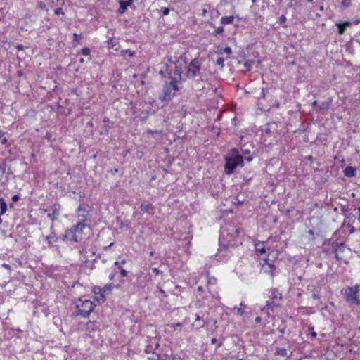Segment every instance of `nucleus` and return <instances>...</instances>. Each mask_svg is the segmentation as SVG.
<instances>
[{"instance_id": "nucleus-1", "label": "nucleus", "mask_w": 360, "mask_h": 360, "mask_svg": "<svg viewBox=\"0 0 360 360\" xmlns=\"http://www.w3.org/2000/svg\"><path fill=\"white\" fill-rule=\"evenodd\" d=\"M86 229H89V223L78 221L76 224L68 229L65 234L60 235V238L64 242L77 243L86 238V233L84 231Z\"/></svg>"}, {"instance_id": "nucleus-2", "label": "nucleus", "mask_w": 360, "mask_h": 360, "mask_svg": "<svg viewBox=\"0 0 360 360\" xmlns=\"http://www.w3.org/2000/svg\"><path fill=\"white\" fill-rule=\"evenodd\" d=\"M179 84L180 81L174 77L171 78L169 82H165L158 95V100L162 103V106L168 104L176 96L180 89Z\"/></svg>"}, {"instance_id": "nucleus-3", "label": "nucleus", "mask_w": 360, "mask_h": 360, "mask_svg": "<svg viewBox=\"0 0 360 360\" xmlns=\"http://www.w3.org/2000/svg\"><path fill=\"white\" fill-rule=\"evenodd\" d=\"M76 314L82 317H89L95 308L93 301L86 299L85 297H79L75 302Z\"/></svg>"}, {"instance_id": "nucleus-4", "label": "nucleus", "mask_w": 360, "mask_h": 360, "mask_svg": "<svg viewBox=\"0 0 360 360\" xmlns=\"http://www.w3.org/2000/svg\"><path fill=\"white\" fill-rule=\"evenodd\" d=\"M269 300L266 301L265 307L267 309L274 311L275 308L281 306L283 300L282 293L276 288L271 289L269 291Z\"/></svg>"}, {"instance_id": "nucleus-5", "label": "nucleus", "mask_w": 360, "mask_h": 360, "mask_svg": "<svg viewBox=\"0 0 360 360\" xmlns=\"http://www.w3.org/2000/svg\"><path fill=\"white\" fill-rule=\"evenodd\" d=\"M244 162L243 156L238 154L232 155L226 158V164L224 167V172L226 174L230 175L233 174L238 165L243 166Z\"/></svg>"}, {"instance_id": "nucleus-6", "label": "nucleus", "mask_w": 360, "mask_h": 360, "mask_svg": "<svg viewBox=\"0 0 360 360\" xmlns=\"http://www.w3.org/2000/svg\"><path fill=\"white\" fill-rule=\"evenodd\" d=\"M91 210V208L88 204L83 203L79 205L76 211V217L78 219V221L90 223L91 219L89 214Z\"/></svg>"}, {"instance_id": "nucleus-7", "label": "nucleus", "mask_w": 360, "mask_h": 360, "mask_svg": "<svg viewBox=\"0 0 360 360\" xmlns=\"http://www.w3.org/2000/svg\"><path fill=\"white\" fill-rule=\"evenodd\" d=\"M359 285H356L354 287H348L346 288L345 291V297L346 300L359 304L360 300L357 297V292L359 290Z\"/></svg>"}, {"instance_id": "nucleus-8", "label": "nucleus", "mask_w": 360, "mask_h": 360, "mask_svg": "<svg viewBox=\"0 0 360 360\" xmlns=\"http://www.w3.org/2000/svg\"><path fill=\"white\" fill-rule=\"evenodd\" d=\"M200 70V64L198 58H195L191 60L188 66L187 76L188 77H196Z\"/></svg>"}, {"instance_id": "nucleus-9", "label": "nucleus", "mask_w": 360, "mask_h": 360, "mask_svg": "<svg viewBox=\"0 0 360 360\" xmlns=\"http://www.w3.org/2000/svg\"><path fill=\"white\" fill-rule=\"evenodd\" d=\"M91 291L94 294V300L98 303H103L105 301V295L102 291L101 287L98 285H94L92 287Z\"/></svg>"}, {"instance_id": "nucleus-10", "label": "nucleus", "mask_w": 360, "mask_h": 360, "mask_svg": "<svg viewBox=\"0 0 360 360\" xmlns=\"http://www.w3.org/2000/svg\"><path fill=\"white\" fill-rule=\"evenodd\" d=\"M140 210L143 214L147 213L150 215H153L155 213L154 205L147 200H144L141 202L140 205Z\"/></svg>"}, {"instance_id": "nucleus-11", "label": "nucleus", "mask_w": 360, "mask_h": 360, "mask_svg": "<svg viewBox=\"0 0 360 360\" xmlns=\"http://www.w3.org/2000/svg\"><path fill=\"white\" fill-rule=\"evenodd\" d=\"M59 239L60 240V236L58 237L54 231H52L50 235L46 236V240L49 247L53 246V244L57 243Z\"/></svg>"}, {"instance_id": "nucleus-12", "label": "nucleus", "mask_w": 360, "mask_h": 360, "mask_svg": "<svg viewBox=\"0 0 360 360\" xmlns=\"http://www.w3.org/2000/svg\"><path fill=\"white\" fill-rule=\"evenodd\" d=\"M150 349L151 347L150 346H147L146 348V352L149 354L147 357L148 360H164L159 354L156 352H151Z\"/></svg>"}, {"instance_id": "nucleus-13", "label": "nucleus", "mask_w": 360, "mask_h": 360, "mask_svg": "<svg viewBox=\"0 0 360 360\" xmlns=\"http://www.w3.org/2000/svg\"><path fill=\"white\" fill-rule=\"evenodd\" d=\"M133 3V0H127V1H120V8L118 9V12L120 13H123L127 9V7L131 6Z\"/></svg>"}, {"instance_id": "nucleus-14", "label": "nucleus", "mask_w": 360, "mask_h": 360, "mask_svg": "<svg viewBox=\"0 0 360 360\" xmlns=\"http://www.w3.org/2000/svg\"><path fill=\"white\" fill-rule=\"evenodd\" d=\"M344 174L347 177H353L356 175V169L352 166H347L344 169Z\"/></svg>"}, {"instance_id": "nucleus-15", "label": "nucleus", "mask_w": 360, "mask_h": 360, "mask_svg": "<svg viewBox=\"0 0 360 360\" xmlns=\"http://www.w3.org/2000/svg\"><path fill=\"white\" fill-rule=\"evenodd\" d=\"M98 327L96 325V323L91 321H89L86 323V332L89 333L95 332L97 330Z\"/></svg>"}, {"instance_id": "nucleus-16", "label": "nucleus", "mask_w": 360, "mask_h": 360, "mask_svg": "<svg viewBox=\"0 0 360 360\" xmlns=\"http://www.w3.org/2000/svg\"><path fill=\"white\" fill-rule=\"evenodd\" d=\"M60 214V209L55 207L51 212L48 213L47 217L53 222Z\"/></svg>"}, {"instance_id": "nucleus-17", "label": "nucleus", "mask_w": 360, "mask_h": 360, "mask_svg": "<svg viewBox=\"0 0 360 360\" xmlns=\"http://www.w3.org/2000/svg\"><path fill=\"white\" fill-rule=\"evenodd\" d=\"M234 16L230 15V16H223L220 22L222 25H226L228 24H231L233 22L234 20Z\"/></svg>"}, {"instance_id": "nucleus-18", "label": "nucleus", "mask_w": 360, "mask_h": 360, "mask_svg": "<svg viewBox=\"0 0 360 360\" xmlns=\"http://www.w3.org/2000/svg\"><path fill=\"white\" fill-rule=\"evenodd\" d=\"M217 53L219 55H221L223 53H226V54L229 56V55H231L232 53V49H231V48L230 46H226L224 48L218 47Z\"/></svg>"}, {"instance_id": "nucleus-19", "label": "nucleus", "mask_w": 360, "mask_h": 360, "mask_svg": "<svg viewBox=\"0 0 360 360\" xmlns=\"http://www.w3.org/2000/svg\"><path fill=\"white\" fill-rule=\"evenodd\" d=\"M107 47L108 49H115V51L118 50V48L116 46L119 45L118 42L115 41L113 38H109L107 41Z\"/></svg>"}, {"instance_id": "nucleus-20", "label": "nucleus", "mask_w": 360, "mask_h": 360, "mask_svg": "<svg viewBox=\"0 0 360 360\" xmlns=\"http://www.w3.org/2000/svg\"><path fill=\"white\" fill-rule=\"evenodd\" d=\"M275 355L280 356H287L288 352L285 348H281L276 347L275 349Z\"/></svg>"}, {"instance_id": "nucleus-21", "label": "nucleus", "mask_w": 360, "mask_h": 360, "mask_svg": "<svg viewBox=\"0 0 360 360\" xmlns=\"http://www.w3.org/2000/svg\"><path fill=\"white\" fill-rule=\"evenodd\" d=\"M72 46L77 47L80 44V39L82 38L81 34L74 33L72 35Z\"/></svg>"}, {"instance_id": "nucleus-22", "label": "nucleus", "mask_w": 360, "mask_h": 360, "mask_svg": "<svg viewBox=\"0 0 360 360\" xmlns=\"http://www.w3.org/2000/svg\"><path fill=\"white\" fill-rule=\"evenodd\" d=\"M7 211V204L5 200L0 198V216L4 214Z\"/></svg>"}, {"instance_id": "nucleus-23", "label": "nucleus", "mask_w": 360, "mask_h": 360, "mask_svg": "<svg viewBox=\"0 0 360 360\" xmlns=\"http://www.w3.org/2000/svg\"><path fill=\"white\" fill-rule=\"evenodd\" d=\"M113 287L114 286L112 285V283H108L105 285L103 288H101V290L103 292L104 295L109 294L112 292Z\"/></svg>"}, {"instance_id": "nucleus-24", "label": "nucleus", "mask_w": 360, "mask_h": 360, "mask_svg": "<svg viewBox=\"0 0 360 360\" xmlns=\"http://www.w3.org/2000/svg\"><path fill=\"white\" fill-rule=\"evenodd\" d=\"M224 32V29L223 26H219L216 28L212 33L213 36L222 35Z\"/></svg>"}, {"instance_id": "nucleus-25", "label": "nucleus", "mask_w": 360, "mask_h": 360, "mask_svg": "<svg viewBox=\"0 0 360 360\" xmlns=\"http://www.w3.org/2000/svg\"><path fill=\"white\" fill-rule=\"evenodd\" d=\"M224 58L221 56L219 57L216 60V65L219 67L220 70H222L224 67Z\"/></svg>"}, {"instance_id": "nucleus-26", "label": "nucleus", "mask_w": 360, "mask_h": 360, "mask_svg": "<svg viewBox=\"0 0 360 360\" xmlns=\"http://www.w3.org/2000/svg\"><path fill=\"white\" fill-rule=\"evenodd\" d=\"M134 54H135V52L130 49H125V50L122 51V55L123 56L133 57L134 56Z\"/></svg>"}, {"instance_id": "nucleus-27", "label": "nucleus", "mask_w": 360, "mask_h": 360, "mask_svg": "<svg viewBox=\"0 0 360 360\" xmlns=\"http://www.w3.org/2000/svg\"><path fill=\"white\" fill-rule=\"evenodd\" d=\"M36 8L39 10H45L48 11L46 4L43 1H38Z\"/></svg>"}, {"instance_id": "nucleus-28", "label": "nucleus", "mask_w": 360, "mask_h": 360, "mask_svg": "<svg viewBox=\"0 0 360 360\" xmlns=\"http://www.w3.org/2000/svg\"><path fill=\"white\" fill-rule=\"evenodd\" d=\"M256 252H257V255L260 256L262 255L263 254H265L266 250L265 247L264 246V244H262V247H257Z\"/></svg>"}, {"instance_id": "nucleus-29", "label": "nucleus", "mask_w": 360, "mask_h": 360, "mask_svg": "<svg viewBox=\"0 0 360 360\" xmlns=\"http://www.w3.org/2000/svg\"><path fill=\"white\" fill-rule=\"evenodd\" d=\"M6 133L3 131L0 130V141L2 144H6L7 143V139L5 136Z\"/></svg>"}, {"instance_id": "nucleus-30", "label": "nucleus", "mask_w": 360, "mask_h": 360, "mask_svg": "<svg viewBox=\"0 0 360 360\" xmlns=\"http://www.w3.org/2000/svg\"><path fill=\"white\" fill-rule=\"evenodd\" d=\"M286 17L285 15H282L281 16L279 17L278 20V22L281 25H283V27H286L287 26L285 25H284L286 22Z\"/></svg>"}, {"instance_id": "nucleus-31", "label": "nucleus", "mask_w": 360, "mask_h": 360, "mask_svg": "<svg viewBox=\"0 0 360 360\" xmlns=\"http://www.w3.org/2000/svg\"><path fill=\"white\" fill-rule=\"evenodd\" d=\"M91 50L88 47H84L81 50V53L84 56H88L90 55Z\"/></svg>"}, {"instance_id": "nucleus-32", "label": "nucleus", "mask_w": 360, "mask_h": 360, "mask_svg": "<svg viewBox=\"0 0 360 360\" xmlns=\"http://www.w3.org/2000/svg\"><path fill=\"white\" fill-rule=\"evenodd\" d=\"M165 358L168 357L169 360H181V357L178 354H172L170 356L165 355Z\"/></svg>"}, {"instance_id": "nucleus-33", "label": "nucleus", "mask_w": 360, "mask_h": 360, "mask_svg": "<svg viewBox=\"0 0 360 360\" xmlns=\"http://www.w3.org/2000/svg\"><path fill=\"white\" fill-rule=\"evenodd\" d=\"M352 0H342L341 5L343 8H347L351 5Z\"/></svg>"}, {"instance_id": "nucleus-34", "label": "nucleus", "mask_w": 360, "mask_h": 360, "mask_svg": "<svg viewBox=\"0 0 360 360\" xmlns=\"http://www.w3.org/2000/svg\"><path fill=\"white\" fill-rule=\"evenodd\" d=\"M337 26L338 27V32L340 34H343L346 30V27H344L340 22L337 23Z\"/></svg>"}, {"instance_id": "nucleus-35", "label": "nucleus", "mask_w": 360, "mask_h": 360, "mask_svg": "<svg viewBox=\"0 0 360 360\" xmlns=\"http://www.w3.org/2000/svg\"><path fill=\"white\" fill-rule=\"evenodd\" d=\"M6 162L0 163V171L1 172V176L6 173Z\"/></svg>"}, {"instance_id": "nucleus-36", "label": "nucleus", "mask_w": 360, "mask_h": 360, "mask_svg": "<svg viewBox=\"0 0 360 360\" xmlns=\"http://www.w3.org/2000/svg\"><path fill=\"white\" fill-rule=\"evenodd\" d=\"M54 14L56 15H64L65 13L63 11V9L60 7V8H57L56 9H55Z\"/></svg>"}, {"instance_id": "nucleus-37", "label": "nucleus", "mask_w": 360, "mask_h": 360, "mask_svg": "<svg viewBox=\"0 0 360 360\" xmlns=\"http://www.w3.org/2000/svg\"><path fill=\"white\" fill-rule=\"evenodd\" d=\"M119 270H120V273L122 277H125L127 276V274H128L127 271L122 266H119Z\"/></svg>"}, {"instance_id": "nucleus-38", "label": "nucleus", "mask_w": 360, "mask_h": 360, "mask_svg": "<svg viewBox=\"0 0 360 360\" xmlns=\"http://www.w3.org/2000/svg\"><path fill=\"white\" fill-rule=\"evenodd\" d=\"M160 11L162 12V15L165 16L169 15L170 11L167 7H162L161 8Z\"/></svg>"}, {"instance_id": "nucleus-39", "label": "nucleus", "mask_w": 360, "mask_h": 360, "mask_svg": "<svg viewBox=\"0 0 360 360\" xmlns=\"http://www.w3.org/2000/svg\"><path fill=\"white\" fill-rule=\"evenodd\" d=\"M182 327V324L181 323H177L173 325V329L174 330H180Z\"/></svg>"}, {"instance_id": "nucleus-40", "label": "nucleus", "mask_w": 360, "mask_h": 360, "mask_svg": "<svg viewBox=\"0 0 360 360\" xmlns=\"http://www.w3.org/2000/svg\"><path fill=\"white\" fill-rule=\"evenodd\" d=\"M152 271H153V272L154 274H155V275H159V274H162V271H160V270H159L158 268H153V269H152Z\"/></svg>"}, {"instance_id": "nucleus-41", "label": "nucleus", "mask_w": 360, "mask_h": 360, "mask_svg": "<svg viewBox=\"0 0 360 360\" xmlns=\"http://www.w3.org/2000/svg\"><path fill=\"white\" fill-rule=\"evenodd\" d=\"M20 195H14L12 196V200L13 202H17L20 200Z\"/></svg>"}, {"instance_id": "nucleus-42", "label": "nucleus", "mask_w": 360, "mask_h": 360, "mask_svg": "<svg viewBox=\"0 0 360 360\" xmlns=\"http://www.w3.org/2000/svg\"><path fill=\"white\" fill-rule=\"evenodd\" d=\"M344 27H349L351 25V22L350 21H345V22H340Z\"/></svg>"}, {"instance_id": "nucleus-43", "label": "nucleus", "mask_w": 360, "mask_h": 360, "mask_svg": "<svg viewBox=\"0 0 360 360\" xmlns=\"http://www.w3.org/2000/svg\"><path fill=\"white\" fill-rule=\"evenodd\" d=\"M115 274H116L115 272H112L111 274H110V275L108 276L109 280L112 281L115 278Z\"/></svg>"}, {"instance_id": "nucleus-44", "label": "nucleus", "mask_w": 360, "mask_h": 360, "mask_svg": "<svg viewBox=\"0 0 360 360\" xmlns=\"http://www.w3.org/2000/svg\"><path fill=\"white\" fill-rule=\"evenodd\" d=\"M16 49L18 51H22L24 49V46L22 44H17Z\"/></svg>"}, {"instance_id": "nucleus-45", "label": "nucleus", "mask_w": 360, "mask_h": 360, "mask_svg": "<svg viewBox=\"0 0 360 360\" xmlns=\"http://www.w3.org/2000/svg\"><path fill=\"white\" fill-rule=\"evenodd\" d=\"M255 321L257 323H260L262 321V318L260 316H257Z\"/></svg>"}, {"instance_id": "nucleus-46", "label": "nucleus", "mask_w": 360, "mask_h": 360, "mask_svg": "<svg viewBox=\"0 0 360 360\" xmlns=\"http://www.w3.org/2000/svg\"><path fill=\"white\" fill-rule=\"evenodd\" d=\"M207 13V10L206 8H203L202 10V16H206Z\"/></svg>"}, {"instance_id": "nucleus-47", "label": "nucleus", "mask_w": 360, "mask_h": 360, "mask_svg": "<svg viewBox=\"0 0 360 360\" xmlns=\"http://www.w3.org/2000/svg\"><path fill=\"white\" fill-rule=\"evenodd\" d=\"M103 122L104 123H108L110 122V119L108 117H105L103 119Z\"/></svg>"}, {"instance_id": "nucleus-48", "label": "nucleus", "mask_w": 360, "mask_h": 360, "mask_svg": "<svg viewBox=\"0 0 360 360\" xmlns=\"http://www.w3.org/2000/svg\"><path fill=\"white\" fill-rule=\"evenodd\" d=\"M217 342V340L216 338H212L211 340V344L214 345V344H216Z\"/></svg>"}, {"instance_id": "nucleus-49", "label": "nucleus", "mask_w": 360, "mask_h": 360, "mask_svg": "<svg viewBox=\"0 0 360 360\" xmlns=\"http://www.w3.org/2000/svg\"><path fill=\"white\" fill-rule=\"evenodd\" d=\"M309 330H311V335L312 336H315V331L314 330V328H310Z\"/></svg>"}, {"instance_id": "nucleus-50", "label": "nucleus", "mask_w": 360, "mask_h": 360, "mask_svg": "<svg viewBox=\"0 0 360 360\" xmlns=\"http://www.w3.org/2000/svg\"><path fill=\"white\" fill-rule=\"evenodd\" d=\"M126 262H127V261H126V259H122V260L120 262V263L121 266H122V265L125 264H126Z\"/></svg>"}, {"instance_id": "nucleus-51", "label": "nucleus", "mask_w": 360, "mask_h": 360, "mask_svg": "<svg viewBox=\"0 0 360 360\" xmlns=\"http://www.w3.org/2000/svg\"><path fill=\"white\" fill-rule=\"evenodd\" d=\"M198 292H202V291H203V287H202V286H198Z\"/></svg>"}, {"instance_id": "nucleus-52", "label": "nucleus", "mask_w": 360, "mask_h": 360, "mask_svg": "<svg viewBox=\"0 0 360 360\" xmlns=\"http://www.w3.org/2000/svg\"><path fill=\"white\" fill-rule=\"evenodd\" d=\"M115 266H117L119 268V266H121L120 262L118 261H116L115 263H114Z\"/></svg>"}, {"instance_id": "nucleus-53", "label": "nucleus", "mask_w": 360, "mask_h": 360, "mask_svg": "<svg viewBox=\"0 0 360 360\" xmlns=\"http://www.w3.org/2000/svg\"><path fill=\"white\" fill-rule=\"evenodd\" d=\"M238 313L240 314V315H243V310L241 309H238Z\"/></svg>"}, {"instance_id": "nucleus-54", "label": "nucleus", "mask_w": 360, "mask_h": 360, "mask_svg": "<svg viewBox=\"0 0 360 360\" xmlns=\"http://www.w3.org/2000/svg\"><path fill=\"white\" fill-rule=\"evenodd\" d=\"M160 292L164 295H165V292L162 290V289H160Z\"/></svg>"}, {"instance_id": "nucleus-55", "label": "nucleus", "mask_w": 360, "mask_h": 360, "mask_svg": "<svg viewBox=\"0 0 360 360\" xmlns=\"http://www.w3.org/2000/svg\"><path fill=\"white\" fill-rule=\"evenodd\" d=\"M358 210H359V212L358 219L360 220V206L359 207Z\"/></svg>"}, {"instance_id": "nucleus-56", "label": "nucleus", "mask_w": 360, "mask_h": 360, "mask_svg": "<svg viewBox=\"0 0 360 360\" xmlns=\"http://www.w3.org/2000/svg\"><path fill=\"white\" fill-rule=\"evenodd\" d=\"M221 345H222V342H219V343L217 345V347L219 348V347H221Z\"/></svg>"}, {"instance_id": "nucleus-57", "label": "nucleus", "mask_w": 360, "mask_h": 360, "mask_svg": "<svg viewBox=\"0 0 360 360\" xmlns=\"http://www.w3.org/2000/svg\"><path fill=\"white\" fill-rule=\"evenodd\" d=\"M18 75L20 77L22 75V72L21 71H18Z\"/></svg>"}, {"instance_id": "nucleus-58", "label": "nucleus", "mask_w": 360, "mask_h": 360, "mask_svg": "<svg viewBox=\"0 0 360 360\" xmlns=\"http://www.w3.org/2000/svg\"><path fill=\"white\" fill-rule=\"evenodd\" d=\"M79 62H80L81 63H84V58H80Z\"/></svg>"}, {"instance_id": "nucleus-59", "label": "nucleus", "mask_w": 360, "mask_h": 360, "mask_svg": "<svg viewBox=\"0 0 360 360\" xmlns=\"http://www.w3.org/2000/svg\"><path fill=\"white\" fill-rule=\"evenodd\" d=\"M153 255H154V252H153V251H151V252H150V256H153Z\"/></svg>"}, {"instance_id": "nucleus-60", "label": "nucleus", "mask_w": 360, "mask_h": 360, "mask_svg": "<svg viewBox=\"0 0 360 360\" xmlns=\"http://www.w3.org/2000/svg\"><path fill=\"white\" fill-rule=\"evenodd\" d=\"M309 233L310 234H313V231L310 229V230L309 231Z\"/></svg>"}, {"instance_id": "nucleus-61", "label": "nucleus", "mask_w": 360, "mask_h": 360, "mask_svg": "<svg viewBox=\"0 0 360 360\" xmlns=\"http://www.w3.org/2000/svg\"><path fill=\"white\" fill-rule=\"evenodd\" d=\"M195 320H196V321L200 320V316H198L196 317Z\"/></svg>"}, {"instance_id": "nucleus-62", "label": "nucleus", "mask_w": 360, "mask_h": 360, "mask_svg": "<svg viewBox=\"0 0 360 360\" xmlns=\"http://www.w3.org/2000/svg\"><path fill=\"white\" fill-rule=\"evenodd\" d=\"M46 137H49V136H51V135H49V134L47 133V134H46Z\"/></svg>"}, {"instance_id": "nucleus-63", "label": "nucleus", "mask_w": 360, "mask_h": 360, "mask_svg": "<svg viewBox=\"0 0 360 360\" xmlns=\"http://www.w3.org/2000/svg\"><path fill=\"white\" fill-rule=\"evenodd\" d=\"M323 6H321L320 10H323Z\"/></svg>"}, {"instance_id": "nucleus-64", "label": "nucleus", "mask_w": 360, "mask_h": 360, "mask_svg": "<svg viewBox=\"0 0 360 360\" xmlns=\"http://www.w3.org/2000/svg\"><path fill=\"white\" fill-rule=\"evenodd\" d=\"M238 360H243V359H238Z\"/></svg>"}]
</instances>
